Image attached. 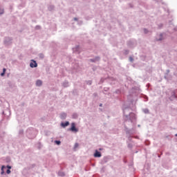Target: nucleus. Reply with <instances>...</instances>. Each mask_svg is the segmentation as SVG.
<instances>
[{
  "label": "nucleus",
  "instance_id": "nucleus-18",
  "mask_svg": "<svg viewBox=\"0 0 177 177\" xmlns=\"http://www.w3.org/2000/svg\"><path fill=\"white\" fill-rule=\"evenodd\" d=\"M147 112H149V111H148V110H147V111H146V113H147Z\"/></svg>",
  "mask_w": 177,
  "mask_h": 177
},
{
  "label": "nucleus",
  "instance_id": "nucleus-11",
  "mask_svg": "<svg viewBox=\"0 0 177 177\" xmlns=\"http://www.w3.org/2000/svg\"><path fill=\"white\" fill-rule=\"evenodd\" d=\"M5 75V73L4 72H2L1 73V76H3Z\"/></svg>",
  "mask_w": 177,
  "mask_h": 177
},
{
  "label": "nucleus",
  "instance_id": "nucleus-19",
  "mask_svg": "<svg viewBox=\"0 0 177 177\" xmlns=\"http://www.w3.org/2000/svg\"><path fill=\"white\" fill-rule=\"evenodd\" d=\"M176 136H177V134H176Z\"/></svg>",
  "mask_w": 177,
  "mask_h": 177
},
{
  "label": "nucleus",
  "instance_id": "nucleus-7",
  "mask_svg": "<svg viewBox=\"0 0 177 177\" xmlns=\"http://www.w3.org/2000/svg\"><path fill=\"white\" fill-rule=\"evenodd\" d=\"M55 142L57 145H59L61 143V141H55Z\"/></svg>",
  "mask_w": 177,
  "mask_h": 177
},
{
  "label": "nucleus",
  "instance_id": "nucleus-1",
  "mask_svg": "<svg viewBox=\"0 0 177 177\" xmlns=\"http://www.w3.org/2000/svg\"><path fill=\"white\" fill-rule=\"evenodd\" d=\"M70 130L73 132H77L78 131L77 129H76V127H75V124L74 122L71 123V129H70Z\"/></svg>",
  "mask_w": 177,
  "mask_h": 177
},
{
  "label": "nucleus",
  "instance_id": "nucleus-12",
  "mask_svg": "<svg viewBox=\"0 0 177 177\" xmlns=\"http://www.w3.org/2000/svg\"><path fill=\"white\" fill-rule=\"evenodd\" d=\"M130 60H131V62H133V59L131 57H130Z\"/></svg>",
  "mask_w": 177,
  "mask_h": 177
},
{
  "label": "nucleus",
  "instance_id": "nucleus-3",
  "mask_svg": "<svg viewBox=\"0 0 177 177\" xmlns=\"http://www.w3.org/2000/svg\"><path fill=\"white\" fill-rule=\"evenodd\" d=\"M94 156L95 158H100L101 157V153L100 152H98V151H95V153H94Z\"/></svg>",
  "mask_w": 177,
  "mask_h": 177
},
{
  "label": "nucleus",
  "instance_id": "nucleus-10",
  "mask_svg": "<svg viewBox=\"0 0 177 177\" xmlns=\"http://www.w3.org/2000/svg\"><path fill=\"white\" fill-rule=\"evenodd\" d=\"M6 69L5 68H3V73H6Z\"/></svg>",
  "mask_w": 177,
  "mask_h": 177
},
{
  "label": "nucleus",
  "instance_id": "nucleus-4",
  "mask_svg": "<svg viewBox=\"0 0 177 177\" xmlns=\"http://www.w3.org/2000/svg\"><path fill=\"white\" fill-rule=\"evenodd\" d=\"M69 125V122L67 121V122H62V126L63 127H67V126H68Z\"/></svg>",
  "mask_w": 177,
  "mask_h": 177
},
{
  "label": "nucleus",
  "instance_id": "nucleus-13",
  "mask_svg": "<svg viewBox=\"0 0 177 177\" xmlns=\"http://www.w3.org/2000/svg\"><path fill=\"white\" fill-rule=\"evenodd\" d=\"M78 146H79L78 144H75V147L77 148L78 147Z\"/></svg>",
  "mask_w": 177,
  "mask_h": 177
},
{
  "label": "nucleus",
  "instance_id": "nucleus-9",
  "mask_svg": "<svg viewBox=\"0 0 177 177\" xmlns=\"http://www.w3.org/2000/svg\"><path fill=\"white\" fill-rule=\"evenodd\" d=\"M6 173H7L8 174H10V169H7Z\"/></svg>",
  "mask_w": 177,
  "mask_h": 177
},
{
  "label": "nucleus",
  "instance_id": "nucleus-16",
  "mask_svg": "<svg viewBox=\"0 0 177 177\" xmlns=\"http://www.w3.org/2000/svg\"><path fill=\"white\" fill-rule=\"evenodd\" d=\"M100 106H102V104H100Z\"/></svg>",
  "mask_w": 177,
  "mask_h": 177
},
{
  "label": "nucleus",
  "instance_id": "nucleus-2",
  "mask_svg": "<svg viewBox=\"0 0 177 177\" xmlns=\"http://www.w3.org/2000/svg\"><path fill=\"white\" fill-rule=\"evenodd\" d=\"M30 66L31 68H36V67H37V64L36 63L35 61L32 60V62H30Z\"/></svg>",
  "mask_w": 177,
  "mask_h": 177
},
{
  "label": "nucleus",
  "instance_id": "nucleus-14",
  "mask_svg": "<svg viewBox=\"0 0 177 177\" xmlns=\"http://www.w3.org/2000/svg\"><path fill=\"white\" fill-rule=\"evenodd\" d=\"M7 168H8V169H11V166H7Z\"/></svg>",
  "mask_w": 177,
  "mask_h": 177
},
{
  "label": "nucleus",
  "instance_id": "nucleus-8",
  "mask_svg": "<svg viewBox=\"0 0 177 177\" xmlns=\"http://www.w3.org/2000/svg\"><path fill=\"white\" fill-rule=\"evenodd\" d=\"M3 9H1V10H0V15H3Z\"/></svg>",
  "mask_w": 177,
  "mask_h": 177
},
{
  "label": "nucleus",
  "instance_id": "nucleus-17",
  "mask_svg": "<svg viewBox=\"0 0 177 177\" xmlns=\"http://www.w3.org/2000/svg\"><path fill=\"white\" fill-rule=\"evenodd\" d=\"M75 20L77 21V18H75Z\"/></svg>",
  "mask_w": 177,
  "mask_h": 177
},
{
  "label": "nucleus",
  "instance_id": "nucleus-6",
  "mask_svg": "<svg viewBox=\"0 0 177 177\" xmlns=\"http://www.w3.org/2000/svg\"><path fill=\"white\" fill-rule=\"evenodd\" d=\"M6 168L4 166H2L1 167V174L3 175L4 174L3 169Z\"/></svg>",
  "mask_w": 177,
  "mask_h": 177
},
{
  "label": "nucleus",
  "instance_id": "nucleus-15",
  "mask_svg": "<svg viewBox=\"0 0 177 177\" xmlns=\"http://www.w3.org/2000/svg\"><path fill=\"white\" fill-rule=\"evenodd\" d=\"M145 34L147 33V29H145Z\"/></svg>",
  "mask_w": 177,
  "mask_h": 177
},
{
  "label": "nucleus",
  "instance_id": "nucleus-5",
  "mask_svg": "<svg viewBox=\"0 0 177 177\" xmlns=\"http://www.w3.org/2000/svg\"><path fill=\"white\" fill-rule=\"evenodd\" d=\"M36 84H37V86H41V84H42L41 80H37V82H36Z\"/></svg>",
  "mask_w": 177,
  "mask_h": 177
}]
</instances>
